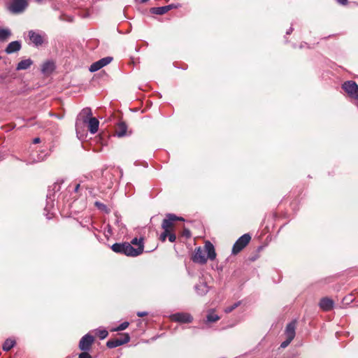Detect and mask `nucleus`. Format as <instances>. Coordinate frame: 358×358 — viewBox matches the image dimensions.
I'll use <instances>...</instances> for the list:
<instances>
[{"mask_svg":"<svg viewBox=\"0 0 358 358\" xmlns=\"http://www.w3.org/2000/svg\"><path fill=\"white\" fill-rule=\"evenodd\" d=\"M111 249L116 253L124 254L127 256L136 257L141 255L143 251V247L139 246L136 248H134L130 243H114L111 246Z\"/></svg>","mask_w":358,"mask_h":358,"instance_id":"1","label":"nucleus"},{"mask_svg":"<svg viewBox=\"0 0 358 358\" xmlns=\"http://www.w3.org/2000/svg\"><path fill=\"white\" fill-rule=\"evenodd\" d=\"M251 237L245 234L241 236L234 243L232 248V253L236 255L240 252L250 242Z\"/></svg>","mask_w":358,"mask_h":358,"instance_id":"2","label":"nucleus"},{"mask_svg":"<svg viewBox=\"0 0 358 358\" xmlns=\"http://www.w3.org/2000/svg\"><path fill=\"white\" fill-rule=\"evenodd\" d=\"M342 87L350 97L358 99V85L355 81H346L343 84Z\"/></svg>","mask_w":358,"mask_h":358,"instance_id":"3","label":"nucleus"},{"mask_svg":"<svg viewBox=\"0 0 358 358\" xmlns=\"http://www.w3.org/2000/svg\"><path fill=\"white\" fill-rule=\"evenodd\" d=\"M28 6L27 0H13L8 8L15 14L22 13Z\"/></svg>","mask_w":358,"mask_h":358,"instance_id":"4","label":"nucleus"},{"mask_svg":"<svg viewBox=\"0 0 358 358\" xmlns=\"http://www.w3.org/2000/svg\"><path fill=\"white\" fill-rule=\"evenodd\" d=\"M94 341V338L90 334L83 336L79 342V349L82 351H89L92 348V345Z\"/></svg>","mask_w":358,"mask_h":358,"instance_id":"5","label":"nucleus"},{"mask_svg":"<svg viewBox=\"0 0 358 358\" xmlns=\"http://www.w3.org/2000/svg\"><path fill=\"white\" fill-rule=\"evenodd\" d=\"M176 220H183L182 217H177L173 214H169L162 224V227L166 232H171L173 227V222Z\"/></svg>","mask_w":358,"mask_h":358,"instance_id":"6","label":"nucleus"},{"mask_svg":"<svg viewBox=\"0 0 358 358\" xmlns=\"http://www.w3.org/2000/svg\"><path fill=\"white\" fill-rule=\"evenodd\" d=\"M113 60V58L110 57H106L104 58L101 59L100 60L94 62L90 67V71L91 72H95L98 70L101 69L103 66H106L107 64H110L111 61Z\"/></svg>","mask_w":358,"mask_h":358,"instance_id":"7","label":"nucleus"},{"mask_svg":"<svg viewBox=\"0 0 358 358\" xmlns=\"http://www.w3.org/2000/svg\"><path fill=\"white\" fill-rule=\"evenodd\" d=\"M205 251L203 250L200 247L195 249L192 259L195 263L204 264L207 262V258L205 255Z\"/></svg>","mask_w":358,"mask_h":358,"instance_id":"8","label":"nucleus"},{"mask_svg":"<svg viewBox=\"0 0 358 358\" xmlns=\"http://www.w3.org/2000/svg\"><path fill=\"white\" fill-rule=\"evenodd\" d=\"M28 36L29 40L35 46H40L44 42V36L38 32L31 30L29 31Z\"/></svg>","mask_w":358,"mask_h":358,"instance_id":"9","label":"nucleus"},{"mask_svg":"<svg viewBox=\"0 0 358 358\" xmlns=\"http://www.w3.org/2000/svg\"><path fill=\"white\" fill-rule=\"evenodd\" d=\"M171 320L181 323H189L192 321V317L185 313H178L171 316Z\"/></svg>","mask_w":358,"mask_h":358,"instance_id":"10","label":"nucleus"},{"mask_svg":"<svg viewBox=\"0 0 358 358\" xmlns=\"http://www.w3.org/2000/svg\"><path fill=\"white\" fill-rule=\"evenodd\" d=\"M130 341V336L128 334H124V340L122 341H118L117 338L111 339L107 341L106 346L109 348H114L127 343Z\"/></svg>","mask_w":358,"mask_h":358,"instance_id":"11","label":"nucleus"},{"mask_svg":"<svg viewBox=\"0 0 358 358\" xmlns=\"http://www.w3.org/2000/svg\"><path fill=\"white\" fill-rule=\"evenodd\" d=\"M334 304L333 300L327 297L322 298L319 303L320 308L324 311L331 310L334 307Z\"/></svg>","mask_w":358,"mask_h":358,"instance_id":"12","label":"nucleus"},{"mask_svg":"<svg viewBox=\"0 0 358 358\" xmlns=\"http://www.w3.org/2000/svg\"><path fill=\"white\" fill-rule=\"evenodd\" d=\"M86 124L91 134H94L98 131L99 122L96 117H90Z\"/></svg>","mask_w":358,"mask_h":358,"instance_id":"13","label":"nucleus"},{"mask_svg":"<svg viewBox=\"0 0 358 358\" xmlns=\"http://www.w3.org/2000/svg\"><path fill=\"white\" fill-rule=\"evenodd\" d=\"M204 251L207 252L208 257L207 259H210V260H214L216 257V252L215 250V248L213 245L210 241H206L204 245Z\"/></svg>","mask_w":358,"mask_h":358,"instance_id":"14","label":"nucleus"},{"mask_svg":"<svg viewBox=\"0 0 358 358\" xmlns=\"http://www.w3.org/2000/svg\"><path fill=\"white\" fill-rule=\"evenodd\" d=\"M173 8H176V6L173 4H170L162 7H154L150 9V12L152 14L163 15Z\"/></svg>","mask_w":358,"mask_h":358,"instance_id":"15","label":"nucleus"},{"mask_svg":"<svg viewBox=\"0 0 358 358\" xmlns=\"http://www.w3.org/2000/svg\"><path fill=\"white\" fill-rule=\"evenodd\" d=\"M295 329H296V322L292 321L289 323L285 329V336L286 338H289V340H293L295 337Z\"/></svg>","mask_w":358,"mask_h":358,"instance_id":"16","label":"nucleus"},{"mask_svg":"<svg viewBox=\"0 0 358 358\" xmlns=\"http://www.w3.org/2000/svg\"><path fill=\"white\" fill-rule=\"evenodd\" d=\"M20 48H21V43L19 41H13L11 43H10L8 45L7 48H6L5 51L8 54H11V53L19 51L20 50Z\"/></svg>","mask_w":358,"mask_h":358,"instance_id":"17","label":"nucleus"},{"mask_svg":"<svg viewBox=\"0 0 358 358\" xmlns=\"http://www.w3.org/2000/svg\"><path fill=\"white\" fill-rule=\"evenodd\" d=\"M127 126L123 122H119L115 128V134L118 137H123L127 135Z\"/></svg>","mask_w":358,"mask_h":358,"instance_id":"18","label":"nucleus"},{"mask_svg":"<svg viewBox=\"0 0 358 358\" xmlns=\"http://www.w3.org/2000/svg\"><path fill=\"white\" fill-rule=\"evenodd\" d=\"M32 64L33 62L31 59H24L18 63L16 69L17 70H25L29 69Z\"/></svg>","mask_w":358,"mask_h":358,"instance_id":"19","label":"nucleus"},{"mask_svg":"<svg viewBox=\"0 0 358 358\" xmlns=\"http://www.w3.org/2000/svg\"><path fill=\"white\" fill-rule=\"evenodd\" d=\"M92 110L90 108H85L82 110V111L80 113V117L83 119V122L84 123H87V121L89 120L90 117H92Z\"/></svg>","mask_w":358,"mask_h":358,"instance_id":"20","label":"nucleus"},{"mask_svg":"<svg viewBox=\"0 0 358 358\" xmlns=\"http://www.w3.org/2000/svg\"><path fill=\"white\" fill-rule=\"evenodd\" d=\"M195 289L197 293L200 295L206 294L208 292V287L203 282L196 285Z\"/></svg>","mask_w":358,"mask_h":358,"instance_id":"21","label":"nucleus"},{"mask_svg":"<svg viewBox=\"0 0 358 358\" xmlns=\"http://www.w3.org/2000/svg\"><path fill=\"white\" fill-rule=\"evenodd\" d=\"M11 35V31L8 29H0V41H6Z\"/></svg>","mask_w":358,"mask_h":358,"instance_id":"22","label":"nucleus"},{"mask_svg":"<svg viewBox=\"0 0 358 358\" xmlns=\"http://www.w3.org/2000/svg\"><path fill=\"white\" fill-rule=\"evenodd\" d=\"M15 345V341L11 339H7L3 344V350L4 351H9Z\"/></svg>","mask_w":358,"mask_h":358,"instance_id":"23","label":"nucleus"},{"mask_svg":"<svg viewBox=\"0 0 358 358\" xmlns=\"http://www.w3.org/2000/svg\"><path fill=\"white\" fill-rule=\"evenodd\" d=\"M54 64L52 62H45L42 67V71L43 73H49L53 70Z\"/></svg>","mask_w":358,"mask_h":358,"instance_id":"24","label":"nucleus"},{"mask_svg":"<svg viewBox=\"0 0 358 358\" xmlns=\"http://www.w3.org/2000/svg\"><path fill=\"white\" fill-rule=\"evenodd\" d=\"M207 322H215L220 320V317L215 314L214 312H210L207 315Z\"/></svg>","mask_w":358,"mask_h":358,"instance_id":"25","label":"nucleus"},{"mask_svg":"<svg viewBox=\"0 0 358 358\" xmlns=\"http://www.w3.org/2000/svg\"><path fill=\"white\" fill-rule=\"evenodd\" d=\"M129 323L128 322H124L121 324H120L118 327L113 329L112 331H119L126 329L129 327Z\"/></svg>","mask_w":358,"mask_h":358,"instance_id":"26","label":"nucleus"},{"mask_svg":"<svg viewBox=\"0 0 358 358\" xmlns=\"http://www.w3.org/2000/svg\"><path fill=\"white\" fill-rule=\"evenodd\" d=\"M240 304H241V301L236 302L233 305L225 308L224 312L226 313H229L232 312L234 309H236L237 307H238L240 306Z\"/></svg>","mask_w":358,"mask_h":358,"instance_id":"27","label":"nucleus"},{"mask_svg":"<svg viewBox=\"0 0 358 358\" xmlns=\"http://www.w3.org/2000/svg\"><path fill=\"white\" fill-rule=\"evenodd\" d=\"M97 335L99 336V337L101 339H104L105 338H106L108 336V331L106 330L101 329V330H99L98 331Z\"/></svg>","mask_w":358,"mask_h":358,"instance_id":"28","label":"nucleus"},{"mask_svg":"<svg viewBox=\"0 0 358 358\" xmlns=\"http://www.w3.org/2000/svg\"><path fill=\"white\" fill-rule=\"evenodd\" d=\"M131 244L137 245L138 247H139L140 245L143 247V239L142 238L138 239L137 238H134L131 241Z\"/></svg>","mask_w":358,"mask_h":358,"instance_id":"29","label":"nucleus"},{"mask_svg":"<svg viewBox=\"0 0 358 358\" xmlns=\"http://www.w3.org/2000/svg\"><path fill=\"white\" fill-rule=\"evenodd\" d=\"M78 358H92V356L88 353V351H83V352H81L80 355H79V357Z\"/></svg>","mask_w":358,"mask_h":358,"instance_id":"30","label":"nucleus"},{"mask_svg":"<svg viewBox=\"0 0 358 358\" xmlns=\"http://www.w3.org/2000/svg\"><path fill=\"white\" fill-rule=\"evenodd\" d=\"M169 232H166V231L164 230V232L160 235V240L163 242H164L168 237Z\"/></svg>","mask_w":358,"mask_h":358,"instance_id":"31","label":"nucleus"},{"mask_svg":"<svg viewBox=\"0 0 358 358\" xmlns=\"http://www.w3.org/2000/svg\"><path fill=\"white\" fill-rule=\"evenodd\" d=\"M292 340H289V338H287L286 340L281 343L280 347L282 348H286L292 342Z\"/></svg>","mask_w":358,"mask_h":358,"instance_id":"32","label":"nucleus"},{"mask_svg":"<svg viewBox=\"0 0 358 358\" xmlns=\"http://www.w3.org/2000/svg\"><path fill=\"white\" fill-rule=\"evenodd\" d=\"M168 238H169V241L172 242V243L174 242L176 239V235L174 234L171 233V231L169 233Z\"/></svg>","mask_w":358,"mask_h":358,"instance_id":"33","label":"nucleus"},{"mask_svg":"<svg viewBox=\"0 0 358 358\" xmlns=\"http://www.w3.org/2000/svg\"><path fill=\"white\" fill-rule=\"evenodd\" d=\"M148 315V313L147 312H138L137 313V315L138 317H143V316H145Z\"/></svg>","mask_w":358,"mask_h":358,"instance_id":"34","label":"nucleus"},{"mask_svg":"<svg viewBox=\"0 0 358 358\" xmlns=\"http://www.w3.org/2000/svg\"><path fill=\"white\" fill-rule=\"evenodd\" d=\"M339 3L342 5H345L348 2V0H336Z\"/></svg>","mask_w":358,"mask_h":358,"instance_id":"35","label":"nucleus"},{"mask_svg":"<svg viewBox=\"0 0 358 358\" xmlns=\"http://www.w3.org/2000/svg\"><path fill=\"white\" fill-rule=\"evenodd\" d=\"M118 341H122L124 340V334H121L120 338H117Z\"/></svg>","mask_w":358,"mask_h":358,"instance_id":"36","label":"nucleus"},{"mask_svg":"<svg viewBox=\"0 0 358 358\" xmlns=\"http://www.w3.org/2000/svg\"><path fill=\"white\" fill-rule=\"evenodd\" d=\"M34 143H38L40 142V138H35L33 141Z\"/></svg>","mask_w":358,"mask_h":358,"instance_id":"37","label":"nucleus"},{"mask_svg":"<svg viewBox=\"0 0 358 358\" xmlns=\"http://www.w3.org/2000/svg\"><path fill=\"white\" fill-rule=\"evenodd\" d=\"M79 187H80V185L79 184L76 185V186L75 187V192H77L79 189Z\"/></svg>","mask_w":358,"mask_h":358,"instance_id":"38","label":"nucleus"},{"mask_svg":"<svg viewBox=\"0 0 358 358\" xmlns=\"http://www.w3.org/2000/svg\"><path fill=\"white\" fill-rule=\"evenodd\" d=\"M148 1V0H141V3H145V2Z\"/></svg>","mask_w":358,"mask_h":358,"instance_id":"39","label":"nucleus"},{"mask_svg":"<svg viewBox=\"0 0 358 358\" xmlns=\"http://www.w3.org/2000/svg\"><path fill=\"white\" fill-rule=\"evenodd\" d=\"M36 1H38V2H41V0H36Z\"/></svg>","mask_w":358,"mask_h":358,"instance_id":"40","label":"nucleus"}]
</instances>
